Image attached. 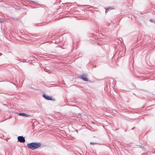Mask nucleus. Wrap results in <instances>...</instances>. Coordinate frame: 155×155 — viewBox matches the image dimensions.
Masks as SVG:
<instances>
[{"label": "nucleus", "instance_id": "nucleus-1", "mask_svg": "<svg viewBox=\"0 0 155 155\" xmlns=\"http://www.w3.org/2000/svg\"><path fill=\"white\" fill-rule=\"evenodd\" d=\"M41 145L39 143L32 142L27 144V146L31 150H34L40 147Z\"/></svg>", "mask_w": 155, "mask_h": 155}, {"label": "nucleus", "instance_id": "nucleus-2", "mask_svg": "<svg viewBox=\"0 0 155 155\" xmlns=\"http://www.w3.org/2000/svg\"><path fill=\"white\" fill-rule=\"evenodd\" d=\"M18 141L21 143H24L25 142V138L23 136H18Z\"/></svg>", "mask_w": 155, "mask_h": 155}, {"label": "nucleus", "instance_id": "nucleus-3", "mask_svg": "<svg viewBox=\"0 0 155 155\" xmlns=\"http://www.w3.org/2000/svg\"><path fill=\"white\" fill-rule=\"evenodd\" d=\"M87 76L86 74H84L81 75V78L84 81H88V79L86 77Z\"/></svg>", "mask_w": 155, "mask_h": 155}, {"label": "nucleus", "instance_id": "nucleus-4", "mask_svg": "<svg viewBox=\"0 0 155 155\" xmlns=\"http://www.w3.org/2000/svg\"><path fill=\"white\" fill-rule=\"evenodd\" d=\"M43 97L46 100H52L51 97L48 96L46 95L45 94H43Z\"/></svg>", "mask_w": 155, "mask_h": 155}, {"label": "nucleus", "instance_id": "nucleus-5", "mask_svg": "<svg viewBox=\"0 0 155 155\" xmlns=\"http://www.w3.org/2000/svg\"><path fill=\"white\" fill-rule=\"evenodd\" d=\"M18 114L19 115L23 116L26 117H28L30 116V115L28 114H26L25 113H19Z\"/></svg>", "mask_w": 155, "mask_h": 155}, {"label": "nucleus", "instance_id": "nucleus-6", "mask_svg": "<svg viewBox=\"0 0 155 155\" xmlns=\"http://www.w3.org/2000/svg\"><path fill=\"white\" fill-rule=\"evenodd\" d=\"M79 116H80L81 118H82V117H84L86 119L87 117V116L85 114H83L82 115H79Z\"/></svg>", "mask_w": 155, "mask_h": 155}, {"label": "nucleus", "instance_id": "nucleus-7", "mask_svg": "<svg viewBox=\"0 0 155 155\" xmlns=\"http://www.w3.org/2000/svg\"><path fill=\"white\" fill-rule=\"evenodd\" d=\"M112 9H113V8H111L110 7L107 8L106 9L105 12L107 13L108 12V10H109V9L111 10Z\"/></svg>", "mask_w": 155, "mask_h": 155}, {"label": "nucleus", "instance_id": "nucleus-8", "mask_svg": "<svg viewBox=\"0 0 155 155\" xmlns=\"http://www.w3.org/2000/svg\"><path fill=\"white\" fill-rule=\"evenodd\" d=\"M4 20L3 19H1L0 20V23H2L3 22H4Z\"/></svg>", "mask_w": 155, "mask_h": 155}, {"label": "nucleus", "instance_id": "nucleus-9", "mask_svg": "<svg viewBox=\"0 0 155 155\" xmlns=\"http://www.w3.org/2000/svg\"><path fill=\"white\" fill-rule=\"evenodd\" d=\"M90 144H91V145L96 144H97V143H93V142H91L90 143Z\"/></svg>", "mask_w": 155, "mask_h": 155}, {"label": "nucleus", "instance_id": "nucleus-10", "mask_svg": "<svg viewBox=\"0 0 155 155\" xmlns=\"http://www.w3.org/2000/svg\"><path fill=\"white\" fill-rule=\"evenodd\" d=\"M2 53H0V56H1L2 55Z\"/></svg>", "mask_w": 155, "mask_h": 155}, {"label": "nucleus", "instance_id": "nucleus-11", "mask_svg": "<svg viewBox=\"0 0 155 155\" xmlns=\"http://www.w3.org/2000/svg\"><path fill=\"white\" fill-rule=\"evenodd\" d=\"M31 36H32V38H34L33 36H34V35H32Z\"/></svg>", "mask_w": 155, "mask_h": 155}, {"label": "nucleus", "instance_id": "nucleus-12", "mask_svg": "<svg viewBox=\"0 0 155 155\" xmlns=\"http://www.w3.org/2000/svg\"><path fill=\"white\" fill-rule=\"evenodd\" d=\"M44 70L45 71H47V69H44Z\"/></svg>", "mask_w": 155, "mask_h": 155}, {"label": "nucleus", "instance_id": "nucleus-13", "mask_svg": "<svg viewBox=\"0 0 155 155\" xmlns=\"http://www.w3.org/2000/svg\"><path fill=\"white\" fill-rule=\"evenodd\" d=\"M91 123H92V124H94V123L93 122H91Z\"/></svg>", "mask_w": 155, "mask_h": 155}, {"label": "nucleus", "instance_id": "nucleus-14", "mask_svg": "<svg viewBox=\"0 0 155 155\" xmlns=\"http://www.w3.org/2000/svg\"><path fill=\"white\" fill-rule=\"evenodd\" d=\"M134 127H133V128H132V130H133V129H134Z\"/></svg>", "mask_w": 155, "mask_h": 155}, {"label": "nucleus", "instance_id": "nucleus-15", "mask_svg": "<svg viewBox=\"0 0 155 155\" xmlns=\"http://www.w3.org/2000/svg\"><path fill=\"white\" fill-rule=\"evenodd\" d=\"M13 84L14 85H15V83H13Z\"/></svg>", "mask_w": 155, "mask_h": 155}]
</instances>
